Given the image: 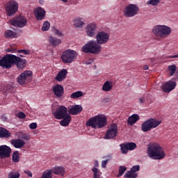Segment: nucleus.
Returning <instances> with one entry per match:
<instances>
[{
    "label": "nucleus",
    "instance_id": "7c9ffc66",
    "mask_svg": "<svg viewBox=\"0 0 178 178\" xmlns=\"http://www.w3.org/2000/svg\"><path fill=\"white\" fill-rule=\"evenodd\" d=\"M83 96V93L82 92V91H76L72 93V95H70V98L73 99H76Z\"/></svg>",
    "mask_w": 178,
    "mask_h": 178
},
{
    "label": "nucleus",
    "instance_id": "f3484780",
    "mask_svg": "<svg viewBox=\"0 0 178 178\" xmlns=\"http://www.w3.org/2000/svg\"><path fill=\"white\" fill-rule=\"evenodd\" d=\"M176 87V82L173 81H168L165 82L163 86H161V90L165 93L170 92Z\"/></svg>",
    "mask_w": 178,
    "mask_h": 178
},
{
    "label": "nucleus",
    "instance_id": "a18cd8bd",
    "mask_svg": "<svg viewBox=\"0 0 178 178\" xmlns=\"http://www.w3.org/2000/svg\"><path fill=\"white\" fill-rule=\"evenodd\" d=\"M54 33H55V35H56L58 37H63V33L56 29H55V30H54Z\"/></svg>",
    "mask_w": 178,
    "mask_h": 178
},
{
    "label": "nucleus",
    "instance_id": "9d476101",
    "mask_svg": "<svg viewBox=\"0 0 178 178\" xmlns=\"http://www.w3.org/2000/svg\"><path fill=\"white\" fill-rule=\"evenodd\" d=\"M5 10L8 16H14L17 11L19 10V4L14 1H10L6 3Z\"/></svg>",
    "mask_w": 178,
    "mask_h": 178
},
{
    "label": "nucleus",
    "instance_id": "79ce46f5",
    "mask_svg": "<svg viewBox=\"0 0 178 178\" xmlns=\"http://www.w3.org/2000/svg\"><path fill=\"white\" fill-rule=\"evenodd\" d=\"M17 53L22 54L24 56L29 55V54H31L29 50H26V49L18 50L17 51Z\"/></svg>",
    "mask_w": 178,
    "mask_h": 178
},
{
    "label": "nucleus",
    "instance_id": "b1692460",
    "mask_svg": "<svg viewBox=\"0 0 178 178\" xmlns=\"http://www.w3.org/2000/svg\"><path fill=\"white\" fill-rule=\"evenodd\" d=\"M49 44L54 47H58L60 44V40L54 36H49Z\"/></svg>",
    "mask_w": 178,
    "mask_h": 178
},
{
    "label": "nucleus",
    "instance_id": "aec40b11",
    "mask_svg": "<svg viewBox=\"0 0 178 178\" xmlns=\"http://www.w3.org/2000/svg\"><path fill=\"white\" fill-rule=\"evenodd\" d=\"M11 145L15 149H21L24 147L26 143H24V141L22 139H13L11 140Z\"/></svg>",
    "mask_w": 178,
    "mask_h": 178
},
{
    "label": "nucleus",
    "instance_id": "c85d7f7f",
    "mask_svg": "<svg viewBox=\"0 0 178 178\" xmlns=\"http://www.w3.org/2000/svg\"><path fill=\"white\" fill-rule=\"evenodd\" d=\"M121 148H129V149H135L137 148V144L134 143H122L120 144Z\"/></svg>",
    "mask_w": 178,
    "mask_h": 178
},
{
    "label": "nucleus",
    "instance_id": "ddd939ff",
    "mask_svg": "<svg viewBox=\"0 0 178 178\" xmlns=\"http://www.w3.org/2000/svg\"><path fill=\"white\" fill-rule=\"evenodd\" d=\"M32 76V72L31 71H24L19 75L18 77H17V83H19V84L24 86L27 83L28 79Z\"/></svg>",
    "mask_w": 178,
    "mask_h": 178
},
{
    "label": "nucleus",
    "instance_id": "dca6fc26",
    "mask_svg": "<svg viewBox=\"0 0 178 178\" xmlns=\"http://www.w3.org/2000/svg\"><path fill=\"white\" fill-rule=\"evenodd\" d=\"M11 156V147L6 145L0 146V159L9 158Z\"/></svg>",
    "mask_w": 178,
    "mask_h": 178
},
{
    "label": "nucleus",
    "instance_id": "f257e3e1",
    "mask_svg": "<svg viewBox=\"0 0 178 178\" xmlns=\"http://www.w3.org/2000/svg\"><path fill=\"white\" fill-rule=\"evenodd\" d=\"M96 35V40H90L82 47V52L85 54H99L102 51V46L106 44L109 40V34L105 31H99Z\"/></svg>",
    "mask_w": 178,
    "mask_h": 178
},
{
    "label": "nucleus",
    "instance_id": "f704fd0d",
    "mask_svg": "<svg viewBox=\"0 0 178 178\" xmlns=\"http://www.w3.org/2000/svg\"><path fill=\"white\" fill-rule=\"evenodd\" d=\"M8 178H20V174L17 172L8 173Z\"/></svg>",
    "mask_w": 178,
    "mask_h": 178
},
{
    "label": "nucleus",
    "instance_id": "2f4dec72",
    "mask_svg": "<svg viewBox=\"0 0 178 178\" xmlns=\"http://www.w3.org/2000/svg\"><path fill=\"white\" fill-rule=\"evenodd\" d=\"M20 161V156H19V152H14L13 153V162L14 163H19Z\"/></svg>",
    "mask_w": 178,
    "mask_h": 178
},
{
    "label": "nucleus",
    "instance_id": "cd10ccee",
    "mask_svg": "<svg viewBox=\"0 0 178 178\" xmlns=\"http://www.w3.org/2000/svg\"><path fill=\"white\" fill-rule=\"evenodd\" d=\"M3 36L6 39L15 38V37L17 36V33L11 30H6V31H5V33H3Z\"/></svg>",
    "mask_w": 178,
    "mask_h": 178
},
{
    "label": "nucleus",
    "instance_id": "58836bf2",
    "mask_svg": "<svg viewBox=\"0 0 178 178\" xmlns=\"http://www.w3.org/2000/svg\"><path fill=\"white\" fill-rule=\"evenodd\" d=\"M126 167L125 166H120L118 168V177H122L124 172L126 171Z\"/></svg>",
    "mask_w": 178,
    "mask_h": 178
},
{
    "label": "nucleus",
    "instance_id": "09e8293b",
    "mask_svg": "<svg viewBox=\"0 0 178 178\" xmlns=\"http://www.w3.org/2000/svg\"><path fill=\"white\" fill-rule=\"evenodd\" d=\"M24 173L28 175V177H32V172L29 170L24 171Z\"/></svg>",
    "mask_w": 178,
    "mask_h": 178
},
{
    "label": "nucleus",
    "instance_id": "f8f14e48",
    "mask_svg": "<svg viewBox=\"0 0 178 178\" xmlns=\"http://www.w3.org/2000/svg\"><path fill=\"white\" fill-rule=\"evenodd\" d=\"M51 92H54L55 98L58 99L63 98V96H64V87L59 84L51 86Z\"/></svg>",
    "mask_w": 178,
    "mask_h": 178
},
{
    "label": "nucleus",
    "instance_id": "423d86ee",
    "mask_svg": "<svg viewBox=\"0 0 178 178\" xmlns=\"http://www.w3.org/2000/svg\"><path fill=\"white\" fill-rule=\"evenodd\" d=\"M152 33L159 38H165L172 33V29L165 25H156L152 29Z\"/></svg>",
    "mask_w": 178,
    "mask_h": 178
},
{
    "label": "nucleus",
    "instance_id": "2eb2a0df",
    "mask_svg": "<svg viewBox=\"0 0 178 178\" xmlns=\"http://www.w3.org/2000/svg\"><path fill=\"white\" fill-rule=\"evenodd\" d=\"M117 136V124H112L105 134V139H113Z\"/></svg>",
    "mask_w": 178,
    "mask_h": 178
},
{
    "label": "nucleus",
    "instance_id": "de8ad7c7",
    "mask_svg": "<svg viewBox=\"0 0 178 178\" xmlns=\"http://www.w3.org/2000/svg\"><path fill=\"white\" fill-rule=\"evenodd\" d=\"M29 129H31L32 130L36 129H37V123L36 122L31 123V124H29Z\"/></svg>",
    "mask_w": 178,
    "mask_h": 178
},
{
    "label": "nucleus",
    "instance_id": "c9c22d12",
    "mask_svg": "<svg viewBox=\"0 0 178 178\" xmlns=\"http://www.w3.org/2000/svg\"><path fill=\"white\" fill-rule=\"evenodd\" d=\"M146 4L156 6L159 4V0H149L146 2Z\"/></svg>",
    "mask_w": 178,
    "mask_h": 178
},
{
    "label": "nucleus",
    "instance_id": "bb28decb",
    "mask_svg": "<svg viewBox=\"0 0 178 178\" xmlns=\"http://www.w3.org/2000/svg\"><path fill=\"white\" fill-rule=\"evenodd\" d=\"M11 137V133L5 128L0 127V138H8Z\"/></svg>",
    "mask_w": 178,
    "mask_h": 178
},
{
    "label": "nucleus",
    "instance_id": "37998d69",
    "mask_svg": "<svg viewBox=\"0 0 178 178\" xmlns=\"http://www.w3.org/2000/svg\"><path fill=\"white\" fill-rule=\"evenodd\" d=\"M135 149H129V148H126V147H120V151L122 152V154H127V151H133Z\"/></svg>",
    "mask_w": 178,
    "mask_h": 178
},
{
    "label": "nucleus",
    "instance_id": "72a5a7b5",
    "mask_svg": "<svg viewBox=\"0 0 178 178\" xmlns=\"http://www.w3.org/2000/svg\"><path fill=\"white\" fill-rule=\"evenodd\" d=\"M91 171L92 172V178H99V177L100 176V172H99L97 168H92Z\"/></svg>",
    "mask_w": 178,
    "mask_h": 178
},
{
    "label": "nucleus",
    "instance_id": "a19ab883",
    "mask_svg": "<svg viewBox=\"0 0 178 178\" xmlns=\"http://www.w3.org/2000/svg\"><path fill=\"white\" fill-rule=\"evenodd\" d=\"M140 170V165H134L132 166V168H131L130 171H127L126 172H137Z\"/></svg>",
    "mask_w": 178,
    "mask_h": 178
},
{
    "label": "nucleus",
    "instance_id": "3c124183",
    "mask_svg": "<svg viewBox=\"0 0 178 178\" xmlns=\"http://www.w3.org/2000/svg\"><path fill=\"white\" fill-rule=\"evenodd\" d=\"M6 52L14 54V53H15V49L8 48V49H6Z\"/></svg>",
    "mask_w": 178,
    "mask_h": 178
},
{
    "label": "nucleus",
    "instance_id": "c03bdc74",
    "mask_svg": "<svg viewBox=\"0 0 178 178\" xmlns=\"http://www.w3.org/2000/svg\"><path fill=\"white\" fill-rule=\"evenodd\" d=\"M22 139L26 140V141H29V140H31V136L28 134H23L22 135Z\"/></svg>",
    "mask_w": 178,
    "mask_h": 178
},
{
    "label": "nucleus",
    "instance_id": "4c0bfd02",
    "mask_svg": "<svg viewBox=\"0 0 178 178\" xmlns=\"http://www.w3.org/2000/svg\"><path fill=\"white\" fill-rule=\"evenodd\" d=\"M49 28H50V24L49 22H44V23H43V27H41V31H49Z\"/></svg>",
    "mask_w": 178,
    "mask_h": 178
},
{
    "label": "nucleus",
    "instance_id": "20e7f679",
    "mask_svg": "<svg viewBox=\"0 0 178 178\" xmlns=\"http://www.w3.org/2000/svg\"><path fill=\"white\" fill-rule=\"evenodd\" d=\"M86 125L87 127L92 129L104 128L105 126H106V118L96 115L90 118L88 121H87Z\"/></svg>",
    "mask_w": 178,
    "mask_h": 178
},
{
    "label": "nucleus",
    "instance_id": "1a4fd4ad",
    "mask_svg": "<svg viewBox=\"0 0 178 178\" xmlns=\"http://www.w3.org/2000/svg\"><path fill=\"white\" fill-rule=\"evenodd\" d=\"M159 124H161V121L150 118L141 124V131L143 132H147L152 129H156Z\"/></svg>",
    "mask_w": 178,
    "mask_h": 178
},
{
    "label": "nucleus",
    "instance_id": "4d7b16f0",
    "mask_svg": "<svg viewBox=\"0 0 178 178\" xmlns=\"http://www.w3.org/2000/svg\"><path fill=\"white\" fill-rule=\"evenodd\" d=\"M99 166V163L97 161H95V167H98Z\"/></svg>",
    "mask_w": 178,
    "mask_h": 178
},
{
    "label": "nucleus",
    "instance_id": "6e6552de",
    "mask_svg": "<svg viewBox=\"0 0 178 178\" xmlns=\"http://www.w3.org/2000/svg\"><path fill=\"white\" fill-rule=\"evenodd\" d=\"M77 53L72 49H67L61 55V60L64 64H71L76 60Z\"/></svg>",
    "mask_w": 178,
    "mask_h": 178
},
{
    "label": "nucleus",
    "instance_id": "bf43d9fd",
    "mask_svg": "<svg viewBox=\"0 0 178 178\" xmlns=\"http://www.w3.org/2000/svg\"><path fill=\"white\" fill-rule=\"evenodd\" d=\"M175 73L176 79H178V72H176Z\"/></svg>",
    "mask_w": 178,
    "mask_h": 178
},
{
    "label": "nucleus",
    "instance_id": "473e14b6",
    "mask_svg": "<svg viewBox=\"0 0 178 178\" xmlns=\"http://www.w3.org/2000/svg\"><path fill=\"white\" fill-rule=\"evenodd\" d=\"M138 175L137 173L133 172H126L124 173V178H137Z\"/></svg>",
    "mask_w": 178,
    "mask_h": 178
},
{
    "label": "nucleus",
    "instance_id": "6e6d98bb",
    "mask_svg": "<svg viewBox=\"0 0 178 178\" xmlns=\"http://www.w3.org/2000/svg\"><path fill=\"white\" fill-rule=\"evenodd\" d=\"M143 69L145 70H147L149 69V66L145 65V67H143Z\"/></svg>",
    "mask_w": 178,
    "mask_h": 178
},
{
    "label": "nucleus",
    "instance_id": "5701e85b",
    "mask_svg": "<svg viewBox=\"0 0 178 178\" xmlns=\"http://www.w3.org/2000/svg\"><path fill=\"white\" fill-rule=\"evenodd\" d=\"M27 63L28 61L26 60V59L23 58L20 60L13 63V66L15 65L17 67V69H19V70H22L24 68V67L26 66V63Z\"/></svg>",
    "mask_w": 178,
    "mask_h": 178
},
{
    "label": "nucleus",
    "instance_id": "412c9836",
    "mask_svg": "<svg viewBox=\"0 0 178 178\" xmlns=\"http://www.w3.org/2000/svg\"><path fill=\"white\" fill-rule=\"evenodd\" d=\"M67 76V70L63 69L61 71H59L58 74H56V76H55V80L58 82H61L64 79H65V77Z\"/></svg>",
    "mask_w": 178,
    "mask_h": 178
},
{
    "label": "nucleus",
    "instance_id": "e433bc0d",
    "mask_svg": "<svg viewBox=\"0 0 178 178\" xmlns=\"http://www.w3.org/2000/svg\"><path fill=\"white\" fill-rule=\"evenodd\" d=\"M41 178H52V172L49 170L48 172H44L41 175Z\"/></svg>",
    "mask_w": 178,
    "mask_h": 178
},
{
    "label": "nucleus",
    "instance_id": "052dcab7",
    "mask_svg": "<svg viewBox=\"0 0 178 178\" xmlns=\"http://www.w3.org/2000/svg\"><path fill=\"white\" fill-rule=\"evenodd\" d=\"M23 55H24V54H20V55H19V56L20 58H24V56H23Z\"/></svg>",
    "mask_w": 178,
    "mask_h": 178
},
{
    "label": "nucleus",
    "instance_id": "603ef678",
    "mask_svg": "<svg viewBox=\"0 0 178 178\" xmlns=\"http://www.w3.org/2000/svg\"><path fill=\"white\" fill-rule=\"evenodd\" d=\"M91 63H92V60H88L87 61L83 62V64L87 65H91Z\"/></svg>",
    "mask_w": 178,
    "mask_h": 178
},
{
    "label": "nucleus",
    "instance_id": "7ed1b4c3",
    "mask_svg": "<svg viewBox=\"0 0 178 178\" xmlns=\"http://www.w3.org/2000/svg\"><path fill=\"white\" fill-rule=\"evenodd\" d=\"M147 156L154 160H161L165 157V153L159 145L152 143L147 146Z\"/></svg>",
    "mask_w": 178,
    "mask_h": 178
},
{
    "label": "nucleus",
    "instance_id": "13d9d810",
    "mask_svg": "<svg viewBox=\"0 0 178 178\" xmlns=\"http://www.w3.org/2000/svg\"><path fill=\"white\" fill-rule=\"evenodd\" d=\"M39 3L40 4H42L44 3V0H40Z\"/></svg>",
    "mask_w": 178,
    "mask_h": 178
},
{
    "label": "nucleus",
    "instance_id": "5fc2aeb1",
    "mask_svg": "<svg viewBox=\"0 0 178 178\" xmlns=\"http://www.w3.org/2000/svg\"><path fill=\"white\" fill-rule=\"evenodd\" d=\"M170 58H178V54L170 56Z\"/></svg>",
    "mask_w": 178,
    "mask_h": 178
},
{
    "label": "nucleus",
    "instance_id": "9b49d317",
    "mask_svg": "<svg viewBox=\"0 0 178 178\" xmlns=\"http://www.w3.org/2000/svg\"><path fill=\"white\" fill-rule=\"evenodd\" d=\"M28 23V20L24 16H18L11 21V24L15 27L23 28L26 26Z\"/></svg>",
    "mask_w": 178,
    "mask_h": 178
},
{
    "label": "nucleus",
    "instance_id": "c756f323",
    "mask_svg": "<svg viewBox=\"0 0 178 178\" xmlns=\"http://www.w3.org/2000/svg\"><path fill=\"white\" fill-rule=\"evenodd\" d=\"M73 26L77 29H81L83 27V22H82V19L81 18H76L73 22Z\"/></svg>",
    "mask_w": 178,
    "mask_h": 178
},
{
    "label": "nucleus",
    "instance_id": "e2e57ef3",
    "mask_svg": "<svg viewBox=\"0 0 178 178\" xmlns=\"http://www.w3.org/2000/svg\"><path fill=\"white\" fill-rule=\"evenodd\" d=\"M4 120H6V118H4Z\"/></svg>",
    "mask_w": 178,
    "mask_h": 178
},
{
    "label": "nucleus",
    "instance_id": "864d4df0",
    "mask_svg": "<svg viewBox=\"0 0 178 178\" xmlns=\"http://www.w3.org/2000/svg\"><path fill=\"white\" fill-rule=\"evenodd\" d=\"M138 102H139L140 104H143V102H144V97L140 98V99H138Z\"/></svg>",
    "mask_w": 178,
    "mask_h": 178
},
{
    "label": "nucleus",
    "instance_id": "680f3d73",
    "mask_svg": "<svg viewBox=\"0 0 178 178\" xmlns=\"http://www.w3.org/2000/svg\"><path fill=\"white\" fill-rule=\"evenodd\" d=\"M61 1H63V3H67L68 0H60Z\"/></svg>",
    "mask_w": 178,
    "mask_h": 178
},
{
    "label": "nucleus",
    "instance_id": "f03ea898",
    "mask_svg": "<svg viewBox=\"0 0 178 178\" xmlns=\"http://www.w3.org/2000/svg\"><path fill=\"white\" fill-rule=\"evenodd\" d=\"M51 115H54V118L56 120H62L59 121V125H61V127H65L72 122V116H70V113H68L67 108L64 106H59Z\"/></svg>",
    "mask_w": 178,
    "mask_h": 178
},
{
    "label": "nucleus",
    "instance_id": "8fccbe9b",
    "mask_svg": "<svg viewBox=\"0 0 178 178\" xmlns=\"http://www.w3.org/2000/svg\"><path fill=\"white\" fill-rule=\"evenodd\" d=\"M107 163H108V160L102 161V168H105L106 167Z\"/></svg>",
    "mask_w": 178,
    "mask_h": 178
},
{
    "label": "nucleus",
    "instance_id": "49530a36",
    "mask_svg": "<svg viewBox=\"0 0 178 178\" xmlns=\"http://www.w3.org/2000/svg\"><path fill=\"white\" fill-rule=\"evenodd\" d=\"M17 118L19 119H24L26 118V115L23 112H19L18 114H17Z\"/></svg>",
    "mask_w": 178,
    "mask_h": 178
},
{
    "label": "nucleus",
    "instance_id": "393cba45",
    "mask_svg": "<svg viewBox=\"0 0 178 178\" xmlns=\"http://www.w3.org/2000/svg\"><path fill=\"white\" fill-rule=\"evenodd\" d=\"M140 120V116L137 114H134L128 118V125L132 126Z\"/></svg>",
    "mask_w": 178,
    "mask_h": 178
},
{
    "label": "nucleus",
    "instance_id": "4468645a",
    "mask_svg": "<svg viewBox=\"0 0 178 178\" xmlns=\"http://www.w3.org/2000/svg\"><path fill=\"white\" fill-rule=\"evenodd\" d=\"M85 33H87V36L90 38L94 37L95 35L97 34V26L95 23H90L87 25V27L85 28Z\"/></svg>",
    "mask_w": 178,
    "mask_h": 178
},
{
    "label": "nucleus",
    "instance_id": "a211bd4d",
    "mask_svg": "<svg viewBox=\"0 0 178 178\" xmlns=\"http://www.w3.org/2000/svg\"><path fill=\"white\" fill-rule=\"evenodd\" d=\"M33 14H35V19L37 21H42L44 17H46V11L41 7H38L33 10Z\"/></svg>",
    "mask_w": 178,
    "mask_h": 178
},
{
    "label": "nucleus",
    "instance_id": "39448f33",
    "mask_svg": "<svg viewBox=\"0 0 178 178\" xmlns=\"http://www.w3.org/2000/svg\"><path fill=\"white\" fill-rule=\"evenodd\" d=\"M19 56L13 54L5 55L0 59V67L3 69H11L13 63L22 60Z\"/></svg>",
    "mask_w": 178,
    "mask_h": 178
},
{
    "label": "nucleus",
    "instance_id": "4be33fe9",
    "mask_svg": "<svg viewBox=\"0 0 178 178\" xmlns=\"http://www.w3.org/2000/svg\"><path fill=\"white\" fill-rule=\"evenodd\" d=\"M49 171L51 172V173H54L56 175H60L61 176H64L65 170L63 167H55L53 170H47L44 171V172H47Z\"/></svg>",
    "mask_w": 178,
    "mask_h": 178
},
{
    "label": "nucleus",
    "instance_id": "ea45409f",
    "mask_svg": "<svg viewBox=\"0 0 178 178\" xmlns=\"http://www.w3.org/2000/svg\"><path fill=\"white\" fill-rule=\"evenodd\" d=\"M168 71H170V76H172L175 73H176V66L175 65H170L168 66Z\"/></svg>",
    "mask_w": 178,
    "mask_h": 178
},
{
    "label": "nucleus",
    "instance_id": "a878e982",
    "mask_svg": "<svg viewBox=\"0 0 178 178\" xmlns=\"http://www.w3.org/2000/svg\"><path fill=\"white\" fill-rule=\"evenodd\" d=\"M111 90H113V82L109 81H105V83H104V86H102V91L108 92L111 91Z\"/></svg>",
    "mask_w": 178,
    "mask_h": 178
},
{
    "label": "nucleus",
    "instance_id": "0eeeda50",
    "mask_svg": "<svg viewBox=\"0 0 178 178\" xmlns=\"http://www.w3.org/2000/svg\"><path fill=\"white\" fill-rule=\"evenodd\" d=\"M140 8L137 5L135 4H128V6H124L123 10V16L126 18H132L138 15Z\"/></svg>",
    "mask_w": 178,
    "mask_h": 178
},
{
    "label": "nucleus",
    "instance_id": "6ab92c4d",
    "mask_svg": "<svg viewBox=\"0 0 178 178\" xmlns=\"http://www.w3.org/2000/svg\"><path fill=\"white\" fill-rule=\"evenodd\" d=\"M67 112L72 115H79L82 112V106L80 105L70 106L67 109Z\"/></svg>",
    "mask_w": 178,
    "mask_h": 178
}]
</instances>
